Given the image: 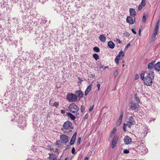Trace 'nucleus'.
Wrapping results in <instances>:
<instances>
[{"label":"nucleus","mask_w":160,"mask_h":160,"mask_svg":"<svg viewBox=\"0 0 160 160\" xmlns=\"http://www.w3.org/2000/svg\"><path fill=\"white\" fill-rule=\"evenodd\" d=\"M142 140L138 141L137 139L136 141L131 142V145L132 146V149H134L135 148L136 151L140 154L143 155L145 154L148 152L147 148L143 144Z\"/></svg>","instance_id":"f257e3e1"},{"label":"nucleus","mask_w":160,"mask_h":160,"mask_svg":"<svg viewBox=\"0 0 160 160\" xmlns=\"http://www.w3.org/2000/svg\"><path fill=\"white\" fill-rule=\"evenodd\" d=\"M154 75L153 72H150L148 75L146 76L143 80L145 85L148 86L152 85V80L154 79Z\"/></svg>","instance_id":"f03ea898"},{"label":"nucleus","mask_w":160,"mask_h":160,"mask_svg":"<svg viewBox=\"0 0 160 160\" xmlns=\"http://www.w3.org/2000/svg\"><path fill=\"white\" fill-rule=\"evenodd\" d=\"M68 108L70 112L73 113H75L76 116L79 115V113L78 112L79 108L77 105L74 103L70 104L68 107Z\"/></svg>","instance_id":"7ed1b4c3"},{"label":"nucleus","mask_w":160,"mask_h":160,"mask_svg":"<svg viewBox=\"0 0 160 160\" xmlns=\"http://www.w3.org/2000/svg\"><path fill=\"white\" fill-rule=\"evenodd\" d=\"M66 98L67 100L71 102H75L77 99L76 95L72 93H69L68 94Z\"/></svg>","instance_id":"20e7f679"},{"label":"nucleus","mask_w":160,"mask_h":160,"mask_svg":"<svg viewBox=\"0 0 160 160\" xmlns=\"http://www.w3.org/2000/svg\"><path fill=\"white\" fill-rule=\"evenodd\" d=\"M124 55V52L122 50H121L119 52L118 55L116 57L115 59V61L117 64H119V60L122 58Z\"/></svg>","instance_id":"39448f33"},{"label":"nucleus","mask_w":160,"mask_h":160,"mask_svg":"<svg viewBox=\"0 0 160 160\" xmlns=\"http://www.w3.org/2000/svg\"><path fill=\"white\" fill-rule=\"evenodd\" d=\"M72 124L71 122L68 121L65 122L63 125V128L65 129L68 130L70 128L72 129Z\"/></svg>","instance_id":"423d86ee"},{"label":"nucleus","mask_w":160,"mask_h":160,"mask_svg":"<svg viewBox=\"0 0 160 160\" xmlns=\"http://www.w3.org/2000/svg\"><path fill=\"white\" fill-rule=\"evenodd\" d=\"M60 138L62 142L63 143H67L69 140L68 136L65 134L61 135Z\"/></svg>","instance_id":"0eeeda50"},{"label":"nucleus","mask_w":160,"mask_h":160,"mask_svg":"<svg viewBox=\"0 0 160 160\" xmlns=\"http://www.w3.org/2000/svg\"><path fill=\"white\" fill-rule=\"evenodd\" d=\"M118 140V137L116 136H114L113 138L111 144V147L112 148H114L116 146Z\"/></svg>","instance_id":"6e6552de"},{"label":"nucleus","mask_w":160,"mask_h":160,"mask_svg":"<svg viewBox=\"0 0 160 160\" xmlns=\"http://www.w3.org/2000/svg\"><path fill=\"white\" fill-rule=\"evenodd\" d=\"M148 132V129L147 128H146L144 132L142 133V134L139 133L138 136L139 137V140H141V139H142L146 136Z\"/></svg>","instance_id":"1a4fd4ad"},{"label":"nucleus","mask_w":160,"mask_h":160,"mask_svg":"<svg viewBox=\"0 0 160 160\" xmlns=\"http://www.w3.org/2000/svg\"><path fill=\"white\" fill-rule=\"evenodd\" d=\"M77 135V132H75L73 135L70 142H69V144L70 145H73L75 141Z\"/></svg>","instance_id":"9d476101"},{"label":"nucleus","mask_w":160,"mask_h":160,"mask_svg":"<svg viewBox=\"0 0 160 160\" xmlns=\"http://www.w3.org/2000/svg\"><path fill=\"white\" fill-rule=\"evenodd\" d=\"M155 61H152L150 63H149L148 65V69L150 72H152V69H153L155 65Z\"/></svg>","instance_id":"9b49d317"},{"label":"nucleus","mask_w":160,"mask_h":160,"mask_svg":"<svg viewBox=\"0 0 160 160\" xmlns=\"http://www.w3.org/2000/svg\"><path fill=\"white\" fill-rule=\"evenodd\" d=\"M75 93L76 94V95L77 98L78 97L80 98H81L83 97V94L82 92L80 90L76 91Z\"/></svg>","instance_id":"f8f14e48"},{"label":"nucleus","mask_w":160,"mask_h":160,"mask_svg":"<svg viewBox=\"0 0 160 160\" xmlns=\"http://www.w3.org/2000/svg\"><path fill=\"white\" fill-rule=\"evenodd\" d=\"M139 105L137 103H131V109L132 110H136L138 108Z\"/></svg>","instance_id":"ddd939ff"},{"label":"nucleus","mask_w":160,"mask_h":160,"mask_svg":"<svg viewBox=\"0 0 160 160\" xmlns=\"http://www.w3.org/2000/svg\"><path fill=\"white\" fill-rule=\"evenodd\" d=\"M108 46L109 48L113 49L115 47V44L112 42L110 41L108 43Z\"/></svg>","instance_id":"4468645a"},{"label":"nucleus","mask_w":160,"mask_h":160,"mask_svg":"<svg viewBox=\"0 0 160 160\" xmlns=\"http://www.w3.org/2000/svg\"><path fill=\"white\" fill-rule=\"evenodd\" d=\"M155 68V70L158 71L159 72L160 71V62H158L156 64L154 65Z\"/></svg>","instance_id":"2eb2a0df"},{"label":"nucleus","mask_w":160,"mask_h":160,"mask_svg":"<svg viewBox=\"0 0 160 160\" xmlns=\"http://www.w3.org/2000/svg\"><path fill=\"white\" fill-rule=\"evenodd\" d=\"M100 40L102 42H105L106 41V38L104 35H100L99 36Z\"/></svg>","instance_id":"dca6fc26"},{"label":"nucleus","mask_w":160,"mask_h":160,"mask_svg":"<svg viewBox=\"0 0 160 160\" xmlns=\"http://www.w3.org/2000/svg\"><path fill=\"white\" fill-rule=\"evenodd\" d=\"M67 115L69 117L71 120H74L75 119V117L71 113L68 112L67 113Z\"/></svg>","instance_id":"f3484780"},{"label":"nucleus","mask_w":160,"mask_h":160,"mask_svg":"<svg viewBox=\"0 0 160 160\" xmlns=\"http://www.w3.org/2000/svg\"><path fill=\"white\" fill-rule=\"evenodd\" d=\"M122 117L123 114H122L120 115L118 121L116 123V124L117 126H118L120 125L122 120Z\"/></svg>","instance_id":"a211bd4d"},{"label":"nucleus","mask_w":160,"mask_h":160,"mask_svg":"<svg viewBox=\"0 0 160 160\" xmlns=\"http://www.w3.org/2000/svg\"><path fill=\"white\" fill-rule=\"evenodd\" d=\"M92 88V85H90L87 88L85 92V95L87 96L88 94L89 93V92L90 91Z\"/></svg>","instance_id":"6ab92c4d"},{"label":"nucleus","mask_w":160,"mask_h":160,"mask_svg":"<svg viewBox=\"0 0 160 160\" xmlns=\"http://www.w3.org/2000/svg\"><path fill=\"white\" fill-rule=\"evenodd\" d=\"M129 137L128 136H127L125 137L124 141L126 144H128L129 143Z\"/></svg>","instance_id":"aec40b11"},{"label":"nucleus","mask_w":160,"mask_h":160,"mask_svg":"<svg viewBox=\"0 0 160 160\" xmlns=\"http://www.w3.org/2000/svg\"><path fill=\"white\" fill-rule=\"evenodd\" d=\"M49 160H56V159L55 156V155L53 154H49Z\"/></svg>","instance_id":"412c9836"},{"label":"nucleus","mask_w":160,"mask_h":160,"mask_svg":"<svg viewBox=\"0 0 160 160\" xmlns=\"http://www.w3.org/2000/svg\"><path fill=\"white\" fill-rule=\"evenodd\" d=\"M136 15V12L134 9L132 8H131V16L135 17Z\"/></svg>","instance_id":"4be33fe9"},{"label":"nucleus","mask_w":160,"mask_h":160,"mask_svg":"<svg viewBox=\"0 0 160 160\" xmlns=\"http://www.w3.org/2000/svg\"><path fill=\"white\" fill-rule=\"evenodd\" d=\"M134 99L137 102V103L138 104L140 102V100L139 97L137 95H135L134 96Z\"/></svg>","instance_id":"5701e85b"},{"label":"nucleus","mask_w":160,"mask_h":160,"mask_svg":"<svg viewBox=\"0 0 160 160\" xmlns=\"http://www.w3.org/2000/svg\"><path fill=\"white\" fill-rule=\"evenodd\" d=\"M117 128L116 127L114 128L112 131H111V133L110 135V137H112V134H115Z\"/></svg>","instance_id":"b1692460"},{"label":"nucleus","mask_w":160,"mask_h":160,"mask_svg":"<svg viewBox=\"0 0 160 160\" xmlns=\"http://www.w3.org/2000/svg\"><path fill=\"white\" fill-rule=\"evenodd\" d=\"M23 125H22V122H21V125H19V126L20 128L21 129H23L24 128V127H25L26 125V124L25 123V121H24V122Z\"/></svg>","instance_id":"393cba45"},{"label":"nucleus","mask_w":160,"mask_h":160,"mask_svg":"<svg viewBox=\"0 0 160 160\" xmlns=\"http://www.w3.org/2000/svg\"><path fill=\"white\" fill-rule=\"evenodd\" d=\"M93 58L96 60H97L99 59V56L96 53L94 54L93 55Z\"/></svg>","instance_id":"a878e982"},{"label":"nucleus","mask_w":160,"mask_h":160,"mask_svg":"<svg viewBox=\"0 0 160 160\" xmlns=\"http://www.w3.org/2000/svg\"><path fill=\"white\" fill-rule=\"evenodd\" d=\"M159 26V20L156 24L155 29L158 30Z\"/></svg>","instance_id":"bb28decb"},{"label":"nucleus","mask_w":160,"mask_h":160,"mask_svg":"<svg viewBox=\"0 0 160 160\" xmlns=\"http://www.w3.org/2000/svg\"><path fill=\"white\" fill-rule=\"evenodd\" d=\"M93 49L95 52H99L100 51V49L99 48L97 47H94Z\"/></svg>","instance_id":"cd10ccee"},{"label":"nucleus","mask_w":160,"mask_h":160,"mask_svg":"<svg viewBox=\"0 0 160 160\" xmlns=\"http://www.w3.org/2000/svg\"><path fill=\"white\" fill-rule=\"evenodd\" d=\"M140 76L142 80H143L145 78L144 72H142V73L140 74Z\"/></svg>","instance_id":"c85d7f7f"},{"label":"nucleus","mask_w":160,"mask_h":160,"mask_svg":"<svg viewBox=\"0 0 160 160\" xmlns=\"http://www.w3.org/2000/svg\"><path fill=\"white\" fill-rule=\"evenodd\" d=\"M146 16L145 14H144L143 15L142 18V21L143 22L145 23L146 22Z\"/></svg>","instance_id":"c756f323"},{"label":"nucleus","mask_w":160,"mask_h":160,"mask_svg":"<svg viewBox=\"0 0 160 160\" xmlns=\"http://www.w3.org/2000/svg\"><path fill=\"white\" fill-rule=\"evenodd\" d=\"M128 126V127L130 128L129 125H128V124H124L123 128V130L124 131H126V128H127V126Z\"/></svg>","instance_id":"7c9ffc66"},{"label":"nucleus","mask_w":160,"mask_h":160,"mask_svg":"<svg viewBox=\"0 0 160 160\" xmlns=\"http://www.w3.org/2000/svg\"><path fill=\"white\" fill-rule=\"evenodd\" d=\"M146 4V0H142L141 2V5L143 6H144Z\"/></svg>","instance_id":"2f4dec72"},{"label":"nucleus","mask_w":160,"mask_h":160,"mask_svg":"<svg viewBox=\"0 0 160 160\" xmlns=\"http://www.w3.org/2000/svg\"><path fill=\"white\" fill-rule=\"evenodd\" d=\"M36 147L35 146H32L31 147V149L32 151L35 152Z\"/></svg>","instance_id":"473e14b6"},{"label":"nucleus","mask_w":160,"mask_h":160,"mask_svg":"<svg viewBox=\"0 0 160 160\" xmlns=\"http://www.w3.org/2000/svg\"><path fill=\"white\" fill-rule=\"evenodd\" d=\"M81 112H84V111L85 108H84V107L83 106H82V105L81 106Z\"/></svg>","instance_id":"72a5a7b5"},{"label":"nucleus","mask_w":160,"mask_h":160,"mask_svg":"<svg viewBox=\"0 0 160 160\" xmlns=\"http://www.w3.org/2000/svg\"><path fill=\"white\" fill-rule=\"evenodd\" d=\"M58 105V103L57 102H54L53 104V106L56 107Z\"/></svg>","instance_id":"f704fd0d"},{"label":"nucleus","mask_w":160,"mask_h":160,"mask_svg":"<svg viewBox=\"0 0 160 160\" xmlns=\"http://www.w3.org/2000/svg\"><path fill=\"white\" fill-rule=\"evenodd\" d=\"M126 21L127 22L130 23V17L128 16L126 18Z\"/></svg>","instance_id":"c9c22d12"},{"label":"nucleus","mask_w":160,"mask_h":160,"mask_svg":"<svg viewBox=\"0 0 160 160\" xmlns=\"http://www.w3.org/2000/svg\"><path fill=\"white\" fill-rule=\"evenodd\" d=\"M75 148H72V151H71L72 153V154H76V152H75Z\"/></svg>","instance_id":"e433bc0d"},{"label":"nucleus","mask_w":160,"mask_h":160,"mask_svg":"<svg viewBox=\"0 0 160 160\" xmlns=\"http://www.w3.org/2000/svg\"><path fill=\"white\" fill-rule=\"evenodd\" d=\"M129 152V150L127 149H125L123 151V153H128Z\"/></svg>","instance_id":"4c0bfd02"},{"label":"nucleus","mask_w":160,"mask_h":160,"mask_svg":"<svg viewBox=\"0 0 160 160\" xmlns=\"http://www.w3.org/2000/svg\"><path fill=\"white\" fill-rule=\"evenodd\" d=\"M81 138H78V139L77 141V144L79 145L80 144L81 142Z\"/></svg>","instance_id":"58836bf2"},{"label":"nucleus","mask_w":160,"mask_h":160,"mask_svg":"<svg viewBox=\"0 0 160 160\" xmlns=\"http://www.w3.org/2000/svg\"><path fill=\"white\" fill-rule=\"evenodd\" d=\"M130 119H131V124H133L135 122L134 121H132V120L133 119L132 118V117H131V118H130Z\"/></svg>","instance_id":"ea45409f"},{"label":"nucleus","mask_w":160,"mask_h":160,"mask_svg":"<svg viewBox=\"0 0 160 160\" xmlns=\"http://www.w3.org/2000/svg\"><path fill=\"white\" fill-rule=\"evenodd\" d=\"M118 74V71L117 70H116L114 72V75L116 77L117 76Z\"/></svg>","instance_id":"a19ab883"},{"label":"nucleus","mask_w":160,"mask_h":160,"mask_svg":"<svg viewBox=\"0 0 160 160\" xmlns=\"http://www.w3.org/2000/svg\"><path fill=\"white\" fill-rule=\"evenodd\" d=\"M134 21L132 19V18H131V24H133L134 23Z\"/></svg>","instance_id":"79ce46f5"},{"label":"nucleus","mask_w":160,"mask_h":160,"mask_svg":"<svg viewBox=\"0 0 160 160\" xmlns=\"http://www.w3.org/2000/svg\"><path fill=\"white\" fill-rule=\"evenodd\" d=\"M93 106L90 107V108H89V111L90 112L92 111L93 108Z\"/></svg>","instance_id":"37998d69"},{"label":"nucleus","mask_w":160,"mask_h":160,"mask_svg":"<svg viewBox=\"0 0 160 160\" xmlns=\"http://www.w3.org/2000/svg\"><path fill=\"white\" fill-rule=\"evenodd\" d=\"M132 32L134 34H136V33H137V32H136L135 31V30L133 29V28H132Z\"/></svg>","instance_id":"c03bdc74"},{"label":"nucleus","mask_w":160,"mask_h":160,"mask_svg":"<svg viewBox=\"0 0 160 160\" xmlns=\"http://www.w3.org/2000/svg\"><path fill=\"white\" fill-rule=\"evenodd\" d=\"M139 75L138 74H136L135 75V78L136 79H138L139 78Z\"/></svg>","instance_id":"a18cd8bd"},{"label":"nucleus","mask_w":160,"mask_h":160,"mask_svg":"<svg viewBox=\"0 0 160 160\" xmlns=\"http://www.w3.org/2000/svg\"><path fill=\"white\" fill-rule=\"evenodd\" d=\"M97 86L98 88V90L99 91L100 89V85L99 84H98L97 85Z\"/></svg>","instance_id":"49530a36"},{"label":"nucleus","mask_w":160,"mask_h":160,"mask_svg":"<svg viewBox=\"0 0 160 160\" xmlns=\"http://www.w3.org/2000/svg\"><path fill=\"white\" fill-rule=\"evenodd\" d=\"M130 43H129L125 47V49H127V48L130 46Z\"/></svg>","instance_id":"de8ad7c7"},{"label":"nucleus","mask_w":160,"mask_h":160,"mask_svg":"<svg viewBox=\"0 0 160 160\" xmlns=\"http://www.w3.org/2000/svg\"><path fill=\"white\" fill-rule=\"evenodd\" d=\"M156 36H153L152 38V41H154L156 39Z\"/></svg>","instance_id":"09e8293b"},{"label":"nucleus","mask_w":160,"mask_h":160,"mask_svg":"<svg viewBox=\"0 0 160 160\" xmlns=\"http://www.w3.org/2000/svg\"><path fill=\"white\" fill-rule=\"evenodd\" d=\"M61 112L62 114H64L65 113V111L64 110H61Z\"/></svg>","instance_id":"8fccbe9b"},{"label":"nucleus","mask_w":160,"mask_h":160,"mask_svg":"<svg viewBox=\"0 0 160 160\" xmlns=\"http://www.w3.org/2000/svg\"><path fill=\"white\" fill-rule=\"evenodd\" d=\"M158 30L155 29L154 31V32L155 33H157V34Z\"/></svg>","instance_id":"3c124183"},{"label":"nucleus","mask_w":160,"mask_h":160,"mask_svg":"<svg viewBox=\"0 0 160 160\" xmlns=\"http://www.w3.org/2000/svg\"><path fill=\"white\" fill-rule=\"evenodd\" d=\"M117 42L118 43H120L121 42V41H120V40L119 39H117Z\"/></svg>","instance_id":"603ef678"},{"label":"nucleus","mask_w":160,"mask_h":160,"mask_svg":"<svg viewBox=\"0 0 160 160\" xmlns=\"http://www.w3.org/2000/svg\"><path fill=\"white\" fill-rule=\"evenodd\" d=\"M88 118V114H86L85 116V118L87 119Z\"/></svg>","instance_id":"864d4df0"},{"label":"nucleus","mask_w":160,"mask_h":160,"mask_svg":"<svg viewBox=\"0 0 160 160\" xmlns=\"http://www.w3.org/2000/svg\"><path fill=\"white\" fill-rule=\"evenodd\" d=\"M103 67H104V66H101V67H100L99 68H100V69H101L103 68H103Z\"/></svg>","instance_id":"5fc2aeb1"},{"label":"nucleus","mask_w":160,"mask_h":160,"mask_svg":"<svg viewBox=\"0 0 160 160\" xmlns=\"http://www.w3.org/2000/svg\"><path fill=\"white\" fill-rule=\"evenodd\" d=\"M142 8V7L141 6H139V7H138V9L139 10H140Z\"/></svg>","instance_id":"6e6d98bb"},{"label":"nucleus","mask_w":160,"mask_h":160,"mask_svg":"<svg viewBox=\"0 0 160 160\" xmlns=\"http://www.w3.org/2000/svg\"><path fill=\"white\" fill-rule=\"evenodd\" d=\"M157 34V33H155L154 32L153 34V36H156Z\"/></svg>","instance_id":"4d7b16f0"},{"label":"nucleus","mask_w":160,"mask_h":160,"mask_svg":"<svg viewBox=\"0 0 160 160\" xmlns=\"http://www.w3.org/2000/svg\"><path fill=\"white\" fill-rule=\"evenodd\" d=\"M88 157H86L85 158L84 160H88Z\"/></svg>","instance_id":"13d9d810"},{"label":"nucleus","mask_w":160,"mask_h":160,"mask_svg":"<svg viewBox=\"0 0 160 160\" xmlns=\"http://www.w3.org/2000/svg\"><path fill=\"white\" fill-rule=\"evenodd\" d=\"M108 68V67L107 66H105L104 68H103V69H106V68Z\"/></svg>","instance_id":"bf43d9fd"},{"label":"nucleus","mask_w":160,"mask_h":160,"mask_svg":"<svg viewBox=\"0 0 160 160\" xmlns=\"http://www.w3.org/2000/svg\"><path fill=\"white\" fill-rule=\"evenodd\" d=\"M141 30L140 29L139 31V34H141Z\"/></svg>","instance_id":"052dcab7"},{"label":"nucleus","mask_w":160,"mask_h":160,"mask_svg":"<svg viewBox=\"0 0 160 160\" xmlns=\"http://www.w3.org/2000/svg\"><path fill=\"white\" fill-rule=\"evenodd\" d=\"M122 63H124V61H122Z\"/></svg>","instance_id":"680f3d73"},{"label":"nucleus","mask_w":160,"mask_h":160,"mask_svg":"<svg viewBox=\"0 0 160 160\" xmlns=\"http://www.w3.org/2000/svg\"><path fill=\"white\" fill-rule=\"evenodd\" d=\"M124 64H123V65H122V66H123V67H124Z\"/></svg>","instance_id":"e2e57ef3"},{"label":"nucleus","mask_w":160,"mask_h":160,"mask_svg":"<svg viewBox=\"0 0 160 160\" xmlns=\"http://www.w3.org/2000/svg\"><path fill=\"white\" fill-rule=\"evenodd\" d=\"M24 119H25L24 118H23V120H24Z\"/></svg>","instance_id":"0e129e2a"}]
</instances>
